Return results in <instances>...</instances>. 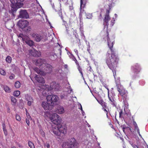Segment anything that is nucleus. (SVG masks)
Segmentation results:
<instances>
[{
	"instance_id": "nucleus-60",
	"label": "nucleus",
	"mask_w": 148,
	"mask_h": 148,
	"mask_svg": "<svg viewBox=\"0 0 148 148\" xmlns=\"http://www.w3.org/2000/svg\"><path fill=\"white\" fill-rule=\"evenodd\" d=\"M80 108H79L81 110L82 112H83V110H82V106L81 105V104H80Z\"/></svg>"
},
{
	"instance_id": "nucleus-34",
	"label": "nucleus",
	"mask_w": 148,
	"mask_h": 148,
	"mask_svg": "<svg viewBox=\"0 0 148 148\" xmlns=\"http://www.w3.org/2000/svg\"><path fill=\"white\" fill-rule=\"evenodd\" d=\"M15 87L16 88H18L20 86V83L19 81H16L15 82L14 85Z\"/></svg>"
},
{
	"instance_id": "nucleus-32",
	"label": "nucleus",
	"mask_w": 148,
	"mask_h": 148,
	"mask_svg": "<svg viewBox=\"0 0 148 148\" xmlns=\"http://www.w3.org/2000/svg\"><path fill=\"white\" fill-rule=\"evenodd\" d=\"M28 144L29 146L31 148H35L34 145L31 141H29Z\"/></svg>"
},
{
	"instance_id": "nucleus-23",
	"label": "nucleus",
	"mask_w": 148,
	"mask_h": 148,
	"mask_svg": "<svg viewBox=\"0 0 148 148\" xmlns=\"http://www.w3.org/2000/svg\"><path fill=\"white\" fill-rule=\"evenodd\" d=\"M107 36H106V38L107 39V41L108 42V47H109L110 49V50L111 51V46H110V38L109 37V33L108 31L107 32Z\"/></svg>"
},
{
	"instance_id": "nucleus-58",
	"label": "nucleus",
	"mask_w": 148,
	"mask_h": 148,
	"mask_svg": "<svg viewBox=\"0 0 148 148\" xmlns=\"http://www.w3.org/2000/svg\"><path fill=\"white\" fill-rule=\"evenodd\" d=\"M63 21L65 27L66 26V25H67V23H66V21H64V20H63V21Z\"/></svg>"
},
{
	"instance_id": "nucleus-21",
	"label": "nucleus",
	"mask_w": 148,
	"mask_h": 148,
	"mask_svg": "<svg viewBox=\"0 0 148 148\" xmlns=\"http://www.w3.org/2000/svg\"><path fill=\"white\" fill-rule=\"evenodd\" d=\"M133 124L134 126L135 130H137L138 133V134L140 136H141V135L140 133L138 127L136 123V121L133 119Z\"/></svg>"
},
{
	"instance_id": "nucleus-30",
	"label": "nucleus",
	"mask_w": 148,
	"mask_h": 148,
	"mask_svg": "<svg viewBox=\"0 0 148 148\" xmlns=\"http://www.w3.org/2000/svg\"><path fill=\"white\" fill-rule=\"evenodd\" d=\"M11 98L12 104L13 105H14L16 102V99L15 97H12Z\"/></svg>"
},
{
	"instance_id": "nucleus-19",
	"label": "nucleus",
	"mask_w": 148,
	"mask_h": 148,
	"mask_svg": "<svg viewBox=\"0 0 148 148\" xmlns=\"http://www.w3.org/2000/svg\"><path fill=\"white\" fill-rule=\"evenodd\" d=\"M32 55L34 57H39L41 56V54L40 51L34 50L31 53Z\"/></svg>"
},
{
	"instance_id": "nucleus-16",
	"label": "nucleus",
	"mask_w": 148,
	"mask_h": 148,
	"mask_svg": "<svg viewBox=\"0 0 148 148\" xmlns=\"http://www.w3.org/2000/svg\"><path fill=\"white\" fill-rule=\"evenodd\" d=\"M109 10H106V14L103 20L104 24L107 25L108 23L109 20H110V17L109 15Z\"/></svg>"
},
{
	"instance_id": "nucleus-15",
	"label": "nucleus",
	"mask_w": 148,
	"mask_h": 148,
	"mask_svg": "<svg viewBox=\"0 0 148 148\" xmlns=\"http://www.w3.org/2000/svg\"><path fill=\"white\" fill-rule=\"evenodd\" d=\"M34 78L36 81L39 83L44 84L45 82V81L44 78L42 77H40L39 75H36L34 77Z\"/></svg>"
},
{
	"instance_id": "nucleus-54",
	"label": "nucleus",
	"mask_w": 148,
	"mask_h": 148,
	"mask_svg": "<svg viewBox=\"0 0 148 148\" xmlns=\"http://www.w3.org/2000/svg\"><path fill=\"white\" fill-rule=\"evenodd\" d=\"M26 122L27 124V125L29 126V120H27L26 119Z\"/></svg>"
},
{
	"instance_id": "nucleus-64",
	"label": "nucleus",
	"mask_w": 148,
	"mask_h": 148,
	"mask_svg": "<svg viewBox=\"0 0 148 148\" xmlns=\"http://www.w3.org/2000/svg\"><path fill=\"white\" fill-rule=\"evenodd\" d=\"M4 9V7L3 6L2 7V8H0V12H1L2 11V10Z\"/></svg>"
},
{
	"instance_id": "nucleus-63",
	"label": "nucleus",
	"mask_w": 148,
	"mask_h": 148,
	"mask_svg": "<svg viewBox=\"0 0 148 148\" xmlns=\"http://www.w3.org/2000/svg\"><path fill=\"white\" fill-rule=\"evenodd\" d=\"M8 112H10V109L8 107L7 108Z\"/></svg>"
},
{
	"instance_id": "nucleus-8",
	"label": "nucleus",
	"mask_w": 148,
	"mask_h": 148,
	"mask_svg": "<svg viewBox=\"0 0 148 148\" xmlns=\"http://www.w3.org/2000/svg\"><path fill=\"white\" fill-rule=\"evenodd\" d=\"M61 122L58 125L57 128L58 129L61 134H64L66 132V127L65 124L61 123Z\"/></svg>"
},
{
	"instance_id": "nucleus-33",
	"label": "nucleus",
	"mask_w": 148,
	"mask_h": 148,
	"mask_svg": "<svg viewBox=\"0 0 148 148\" xmlns=\"http://www.w3.org/2000/svg\"><path fill=\"white\" fill-rule=\"evenodd\" d=\"M20 94V92L18 90L15 91L13 93V95L14 96L16 97L18 96Z\"/></svg>"
},
{
	"instance_id": "nucleus-57",
	"label": "nucleus",
	"mask_w": 148,
	"mask_h": 148,
	"mask_svg": "<svg viewBox=\"0 0 148 148\" xmlns=\"http://www.w3.org/2000/svg\"><path fill=\"white\" fill-rule=\"evenodd\" d=\"M2 126H3V129H6L5 125V124L4 123H3V124Z\"/></svg>"
},
{
	"instance_id": "nucleus-59",
	"label": "nucleus",
	"mask_w": 148,
	"mask_h": 148,
	"mask_svg": "<svg viewBox=\"0 0 148 148\" xmlns=\"http://www.w3.org/2000/svg\"><path fill=\"white\" fill-rule=\"evenodd\" d=\"M122 114H123V112H122V110L121 111L119 112L120 117L121 116H122Z\"/></svg>"
},
{
	"instance_id": "nucleus-28",
	"label": "nucleus",
	"mask_w": 148,
	"mask_h": 148,
	"mask_svg": "<svg viewBox=\"0 0 148 148\" xmlns=\"http://www.w3.org/2000/svg\"><path fill=\"white\" fill-rule=\"evenodd\" d=\"M12 58L10 56H7L5 59L6 62L9 63H11L12 62Z\"/></svg>"
},
{
	"instance_id": "nucleus-29",
	"label": "nucleus",
	"mask_w": 148,
	"mask_h": 148,
	"mask_svg": "<svg viewBox=\"0 0 148 148\" xmlns=\"http://www.w3.org/2000/svg\"><path fill=\"white\" fill-rule=\"evenodd\" d=\"M88 0H80V7H82V5L84 6L87 2Z\"/></svg>"
},
{
	"instance_id": "nucleus-2",
	"label": "nucleus",
	"mask_w": 148,
	"mask_h": 148,
	"mask_svg": "<svg viewBox=\"0 0 148 148\" xmlns=\"http://www.w3.org/2000/svg\"><path fill=\"white\" fill-rule=\"evenodd\" d=\"M28 25V22L26 20H20L18 22V25L19 27L26 32H29L31 31V27H27Z\"/></svg>"
},
{
	"instance_id": "nucleus-45",
	"label": "nucleus",
	"mask_w": 148,
	"mask_h": 148,
	"mask_svg": "<svg viewBox=\"0 0 148 148\" xmlns=\"http://www.w3.org/2000/svg\"><path fill=\"white\" fill-rule=\"evenodd\" d=\"M15 77L14 74H12L10 76L9 78L10 79H13Z\"/></svg>"
},
{
	"instance_id": "nucleus-14",
	"label": "nucleus",
	"mask_w": 148,
	"mask_h": 148,
	"mask_svg": "<svg viewBox=\"0 0 148 148\" xmlns=\"http://www.w3.org/2000/svg\"><path fill=\"white\" fill-rule=\"evenodd\" d=\"M60 88L59 85L56 84L55 82H51L50 84V88L49 89L50 90L54 89L55 90H58Z\"/></svg>"
},
{
	"instance_id": "nucleus-22",
	"label": "nucleus",
	"mask_w": 148,
	"mask_h": 148,
	"mask_svg": "<svg viewBox=\"0 0 148 148\" xmlns=\"http://www.w3.org/2000/svg\"><path fill=\"white\" fill-rule=\"evenodd\" d=\"M52 132L55 135L57 136H60L61 134V133L58 128L57 129L56 128H53Z\"/></svg>"
},
{
	"instance_id": "nucleus-47",
	"label": "nucleus",
	"mask_w": 148,
	"mask_h": 148,
	"mask_svg": "<svg viewBox=\"0 0 148 148\" xmlns=\"http://www.w3.org/2000/svg\"><path fill=\"white\" fill-rule=\"evenodd\" d=\"M3 130L5 135L6 136L8 134L7 131L6 129H3Z\"/></svg>"
},
{
	"instance_id": "nucleus-35",
	"label": "nucleus",
	"mask_w": 148,
	"mask_h": 148,
	"mask_svg": "<svg viewBox=\"0 0 148 148\" xmlns=\"http://www.w3.org/2000/svg\"><path fill=\"white\" fill-rule=\"evenodd\" d=\"M76 65L77 67V69L79 71V72L82 75H83L82 72V69L80 67V66L79 65V64H78V65Z\"/></svg>"
},
{
	"instance_id": "nucleus-37",
	"label": "nucleus",
	"mask_w": 148,
	"mask_h": 148,
	"mask_svg": "<svg viewBox=\"0 0 148 148\" xmlns=\"http://www.w3.org/2000/svg\"><path fill=\"white\" fill-rule=\"evenodd\" d=\"M76 65L77 67V69L79 71V72L82 75H83L82 72V69L80 67V66L79 65V64H78V65Z\"/></svg>"
},
{
	"instance_id": "nucleus-53",
	"label": "nucleus",
	"mask_w": 148,
	"mask_h": 148,
	"mask_svg": "<svg viewBox=\"0 0 148 148\" xmlns=\"http://www.w3.org/2000/svg\"><path fill=\"white\" fill-rule=\"evenodd\" d=\"M45 87L46 88L48 89V90H50L49 88H50V86H49L48 85H46Z\"/></svg>"
},
{
	"instance_id": "nucleus-24",
	"label": "nucleus",
	"mask_w": 148,
	"mask_h": 148,
	"mask_svg": "<svg viewBox=\"0 0 148 148\" xmlns=\"http://www.w3.org/2000/svg\"><path fill=\"white\" fill-rule=\"evenodd\" d=\"M118 90L122 96L127 92V91L123 89H121L119 88H118Z\"/></svg>"
},
{
	"instance_id": "nucleus-38",
	"label": "nucleus",
	"mask_w": 148,
	"mask_h": 148,
	"mask_svg": "<svg viewBox=\"0 0 148 148\" xmlns=\"http://www.w3.org/2000/svg\"><path fill=\"white\" fill-rule=\"evenodd\" d=\"M127 94L128 93L127 92V93H126V94H125L124 95H123L122 96L123 97V100H127V99H128L127 97Z\"/></svg>"
},
{
	"instance_id": "nucleus-61",
	"label": "nucleus",
	"mask_w": 148,
	"mask_h": 148,
	"mask_svg": "<svg viewBox=\"0 0 148 148\" xmlns=\"http://www.w3.org/2000/svg\"><path fill=\"white\" fill-rule=\"evenodd\" d=\"M133 147L134 148H139L138 146H137V145H133Z\"/></svg>"
},
{
	"instance_id": "nucleus-31",
	"label": "nucleus",
	"mask_w": 148,
	"mask_h": 148,
	"mask_svg": "<svg viewBox=\"0 0 148 148\" xmlns=\"http://www.w3.org/2000/svg\"><path fill=\"white\" fill-rule=\"evenodd\" d=\"M26 99L27 101H33V99L30 96L27 95L26 96Z\"/></svg>"
},
{
	"instance_id": "nucleus-36",
	"label": "nucleus",
	"mask_w": 148,
	"mask_h": 148,
	"mask_svg": "<svg viewBox=\"0 0 148 148\" xmlns=\"http://www.w3.org/2000/svg\"><path fill=\"white\" fill-rule=\"evenodd\" d=\"M76 65L77 67V69L79 71V72L82 75H83L82 72V69L80 67V66L79 65V64H78V65Z\"/></svg>"
},
{
	"instance_id": "nucleus-39",
	"label": "nucleus",
	"mask_w": 148,
	"mask_h": 148,
	"mask_svg": "<svg viewBox=\"0 0 148 148\" xmlns=\"http://www.w3.org/2000/svg\"><path fill=\"white\" fill-rule=\"evenodd\" d=\"M71 58L72 59V60L75 62L76 64V65H78V64H79V62L76 60V58L74 56H73L72 55V57Z\"/></svg>"
},
{
	"instance_id": "nucleus-40",
	"label": "nucleus",
	"mask_w": 148,
	"mask_h": 148,
	"mask_svg": "<svg viewBox=\"0 0 148 148\" xmlns=\"http://www.w3.org/2000/svg\"><path fill=\"white\" fill-rule=\"evenodd\" d=\"M73 40L71 39V41L73 43H74L76 41H77L78 40L77 38L76 37H74L73 38H72Z\"/></svg>"
},
{
	"instance_id": "nucleus-25",
	"label": "nucleus",
	"mask_w": 148,
	"mask_h": 148,
	"mask_svg": "<svg viewBox=\"0 0 148 148\" xmlns=\"http://www.w3.org/2000/svg\"><path fill=\"white\" fill-rule=\"evenodd\" d=\"M79 25L80 26L81 28L83 26V23L82 22V14L81 13H80L79 14Z\"/></svg>"
},
{
	"instance_id": "nucleus-20",
	"label": "nucleus",
	"mask_w": 148,
	"mask_h": 148,
	"mask_svg": "<svg viewBox=\"0 0 148 148\" xmlns=\"http://www.w3.org/2000/svg\"><path fill=\"white\" fill-rule=\"evenodd\" d=\"M34 70L38 74H40L42 75H45V72L43 71L40 70L37 67H35L34 68Z\"/></svg>"
},
{
	"instance_id": "nucleus-52",
	"label": "nucleus",
	"mask_w": 148,
	"mask_h": 148,
	"mask_svg": "<svg viewBox=\"0 0 148 148\" xmlns=\"http://www.w3.org/2000/svg\"><path fill=\"white\" fill-rule=\"evenodd\" d=\"M45 146L47 148H48L50 147V145L49 143H46L45 145Z\"/></svg>"
},
{
	"instance_id": "nucleus-13",
	"label": "nucleus",
	"mask_w": 148,
	"mask_h": 148,
	"mask_svg": "<svg viewBox=\"0 0 148 148\" xmlns=\"http://www.w3.org/2000/svg\"><path fill=\"white\" fill-rule=\"evenodd\" d=\"M45 63L46 62L45 59L38 58L36 60L35 64L36 65L40 66V68H41L43 66V64Z\"/></svg>"
},
{
	"instance_id": "nucleus-18",
	"label": "nucleus",
	"mask_w": 148,
	"mask_h": 148,
	"mask_svg": "<svg viewBox=\"0 0 148 148\" xmlns=\"http://www.w3.org/2000/svg\"><path fill=\"white\" fill-rule=\"evenodd\" d=\"M56 112L59 114H62L64 112V109L63 107L58 106L56 108Z\"/></svg>"
},
{
	"instance_id": "nucleus-11",
	"label": "nucleus",
	"mask_w": 148,
	"mask_h": 148,
	"mask_svg": "<svg viewBox=\"0 0 148 148\" xmlns=\"http://www.w3.org/2000/svg\"><path fill=\"white\" fill-rule=\"evenodd\" d=\"M19 17L20 18L27 19L29 18V15L26 10H21L19 12Z\"/></svg>"
},
{
	"instance_id": "nucleus-42",
	"label": "nucleus",
	"mask_w": 148,
	"mask_h": 148,
	"mask_svg": "<svg viewBox=\"0 0 148 148\" xmlns=\"http://www.w3.org/2000/svg\"><path fill=\"white\" fill-rule=\"evenodd\" d=\"M16 119L18 121H20L21 120V118L20 116L17 114H16Z\"/></svg>"
},
{
	"instance_id": "nucleus-41",
	"label": "nucleus",
	"mask_w": 148,
	"mask_h": 148,
	"mask_svg": "<svg viewBox=\"0 0 148 148\" xmlns=\"http://www.w3.org/2000/svg\"><path fill=\"white\" fill-rule=\"evenodd\" d=\"M0 72L1 75H5L6 74L5 71L2 69H1L0 70Z\"/></svg>"
},
{
	"instance_id": "nucleus-12",
	"label": "nucleus",
	"mask_w": 148,
	"mask_h": 148,
	"mask_svg": "<svg viewBox=\"0 0 148 148\" xmlns=\"http://www.w3.org/2000/svg\"><path fill=\"white\" fill-rule=\"evenodd\" d=\"M132 69L134 73L136 74H138L141 70V67L138 63H136L134 66H132Z\"/></svg>"
},
{
	"instance_id": "nucleus-7",
	"label": "nucleus",
	"mask_w": 148,
	"mask_h": 148,
	"mask_svg": "<svg viewBox=\"0 0 148 148\" xmlns=\"http://www.w3.org/2000/svg\"><path fill=\"white\" fill-rule=\"evenodd\" d=\"M41 68L45 72V75L46 73H51L52 71V66L49 64L46 63V62L43 64V66Z\"/></svg>"
},
{
	"instance_id": "nucleus-62",
	"label": "nucleus",
	"mask_w": 148,
	"mask_h": 148,
	"mask_svg": "<svg viewBox=\"0 0 148 148\" xmlns=\"http://www.w3.org/2000/svg\"><path fill=\"white\" fill-rule=\"evenodd\" d=\"M66 28V31L67 33L69 31V30L68 29V28L66 26L65 27Z\"/></svg>"
},
{
	"instance_id": "nucleus-9",
	"label": "nucleus",
	"mask_w": 148,
	"mask_h": 148,
	"mask_svg": "<svg viewBox=\"0 0 148 148\" xmlns=\"http://www.w3.org/2000/svg\"><path fill=\"white\" fill-rule=\"evenodd\" d=\"M30 35L34 40L36 42H40L42 39L41 36L36 32H32L30 34Z\"/></svg>"
},
{
	"instance_id": "nucleus-49",
	"label": "nucleus",
	"mask_w": 148,
	"mask_h": 148,
	"mask_svg": "<svg viewBox=\"0 0 148 148\" xmlns=\"http://www.w3.org/2000/svg\"><path fill=\"white\" fill-rule=\"evenodd\" d=\"M61 98V99H63L64 98H65L66 97V96L64 94H63L62 95H61L60 96Z\"/></svg>"
},
{
	"instance_id": "nucleus-48",
	"label": "nucleus",
	"mask_w": 148,
	"mask_h": 148,
	"mask_svg": "<svg viewBox=\"0 0 148 148\" xmlns=\"http://www.w3.org/2000/svg\"><path fill=\"white\" fill-rule=\"evenodd\" d=\"M123 102H124V104L125 106H128V103L127 102V100H123Z\"/></svg>"
},
{
	"instance_id": "nucleus-10",
	"label": "nucleus",
	"mask_w": 148,
	"mask_h": 148,
	"mask_svg": "<svg viewBox=\"0 0 148 148\" xmlns=\"http://www.w3.org/2000/svg\"><path fill=\"white\" fill-rule=\"evenodd\" d=\"M42 106L45 110H51L53 107V105L47 101L43 102L42 103Z\"/></svg>"
},
{
	"instance_id": "nucleus-6",
	"label": "nucleus",
	"mask_w": 148,
	"mask_h": 148,
	"mask_svg": "<svg viewBox=\"0 0 148 148\" xmlns=\"http://www.w3.org/2000/svg\"><path fill=\"white\" fill-rule=\"evenodd\" d=\"M24 0H10V2L13 5L12 8H18L23 5V2Z\"/></svg>"
},
{
	"instance_id": "nucleus-1",
	"label": "nucleus",
	"mask_w": 148,
	"mask_h": 148,
	"mask_svg": "<svg viewBox=\"0 0 148 148\" xmlns=\"http://www.w3.org/2000/svg\"><path fill=\"white\" fill-rule=\"evenodd\" d=\"M44 116L45 117H49L51 121L55 124H59L62 121L60 117L56 113L51 115L49 112H44Z\"/></svg>"
},
{
	"instance_id": "nucleus-26",
	"label": "nucleus",
	"mask_w": 148,
	"mask_h": 148,
	"mask_svg": "<svg viewBox=\"0 0 148 148\" xmlns=\"http://www.w3.org/2000/svg\"><path fill=\"white\" fill-rule=\"evenodd\" d=\"M26 42L30 46H32L34 45V42L33 41L31 40H27Z\"/></svg>"
},
{
	"instance_id": "nucleus-17",
	"label": "nucleus",
	"mask_w": 148,
	"mask_h": 148,
	"mask_svg": "<svg viewBox=\"0 0 148 148\" xmlns=\"http://www.w3.org/2000/svg\"><path fill=\"white\" fill-rule=\"evenodd\" d=\"M106 56H107V59L106 60V63L110 69H111V65L110 64L111 60L110 59V54L108 53V52L106 54Z\"/></svg>"
},
{
	"instance_id": "nucleus-51",
	"label": "nucleus",
	"mask_w": 148,
	"mask_h": 148,
	"mask_svg": "<svg viewBox=\"0 0 148 148\" xmlns=\"http://www.w3.org/2000/svg\"><path fill=\"white\" fill-rule=\"evenodd\" d=\"M33 101H28V102H27V105L29 106H30L31 105V104H32V103H33Z\"/></svg>"
},
{
	"instance_id": "nucleus-5",
	"label": "nucleus",
	"mask_w": 148,
	"mask_h": 148,
	"mask_svg": "<svg viewBox=\"0 0 148 148\" xmlns=\"http://www.w3.org/2000/svg\"><path fill=\"white\" fill-rule=\"evenodd\" d=\"M47 101L53 105L56 104L59 99L58 97L56 95H51L47 97Z\"/></svg>"
},
{
	"instance_id": "nucleus-55",
	"label": "nucleus",
	"mask_w": 148,
	"mask_h": 148,
	"mask_svg": "<svg viewBox=\"0 0 148 148\" xmlns=\"http://www.w3.org/2000/svg\"><path fill=\"white\" fill-rule=\"evenodd\" d=\"M60 16L61 18V19L62 20V21L64 20L63 19V18L62 16V12H60Z\"/></svg>"
},
{
	"instance_id": "nucleus-56",
	"label": "nucleus",
	"mask_w": 148,
	"mask_h": 148,
	"mask_svg": "<svg viewBox=\"0 0 148 148\" xmlns=\"http://www.w3.org/2000/svg\"><path fill=\"white\" fill-rule=\"evenodd\" d=\"M114 16H115V18H114V17H113V18H112V19H114V21H115V20H114V19H116V17H117V15L116 14H114Z\"/></svg>"
},
{
	"instance_id": "nucleus-4",
	"label": "nucleus",
	"mask_w": 148,
	"mask_h": 148,
	"mask_svg": "<svg viewBox=\"0 0 148 148\" xmlns=\"http://www.w3.org/2000/svg\"><path fill=\"white\" fill-rule=\"evenodd\" d=\"M114 42L112 43V48L113 47V45L114 44ZM119 61V58L117 53L112 49V63H113L114 66H116Z\"/></svg>"
},
{
	"instance_id": "nucleus-43",
	"label": "nucleus",
	"mask_w": 148,
	"mask_h": 148,
	"mask_svg": "<svg viewBox=\"0 0 148 148\" xmlns=\"http://www.w3.org/2000/svg\"><path fill=\"white\" fill-rule=\"evenodd\" d=\"M86 18L88 19H90L92 17V15L90 14H88L86 16Z\"/></svg>"
},
{
	"instance_id": "nucleus-46",
	"label": "nucleus",
	"mask_w": 148,
	"mask_h": 148,
	"mask_svg": "<svg viewBox=\"0 0 148 148\" xmlns=\"http://www.w3.org/2000/svg\"><path fill=\"white\" fill-rule=\"evenodd\" d=\"M112 72L113 73V75L114 77V78L115 79V76H116V71L114 70H112Z\"/></svg>"
},
{
	"instance_id": "nucleus-44",
	"label": "nucleus",
	"mask_w": 148,
	"mask_h": 148,
	"mask_svg": "<svg viewBox=\"0 0 148 148\" xmlns=\"http://www.w3.org/2000/svg\"><path fill=\"white\" fill-rule=\"evenodd\" d=\"M101 105L103 106V107H106V105L105 104V103L104 102V101L103 100H101Z\"/></svg>"
},
{
	"instance_id": "nucleus-50",
	"label": "nucleus",
	"mask_w": 148,
	"mask_h": 148,
	"mask_svg": "<svg viewBox=\"0 0 148 148\" xmlns=\"http://www.w3.org/2000/svg\"><path fill=\"white\" fill-rule=\"evenodd\" d=\"M74 51L75 52V53H76V55L77 56H78V57L79 58V57L78 56V50L77 49H74Z\"/></svg>"
},
{
	"instance_id": "nucleus-3",
	"label": "nucleus",
	"mask_w": 148,
	"mask_h": 148,
	"mask_svg": "<svg viewBox=\"0 0 148 148\" xmlns=\"http://www.w3.org/2000/svg\"><path fill=\"white\" fill-rule=\"evenodd\" d=\"M62 146V148H77L78 143L75 139L73 138L70 139L69 143H64Z\"/></svg>"
},
{
	"instance_id": "nucleus-27",
	"label": "nucleus",
	"mask_w": 148,
	"mask_h": 148,
	"mask_svg": "<svg viewBox=\"0 0 148 148\" xmlns=\"http://www.w3.org/2000/svg\"><path fill=\"white\" fill-rule=\"evenodd\" d=\"M4 88L5 91L7 92H11V89L8 86H4Z\"/></svg>"
}]
</instances>
